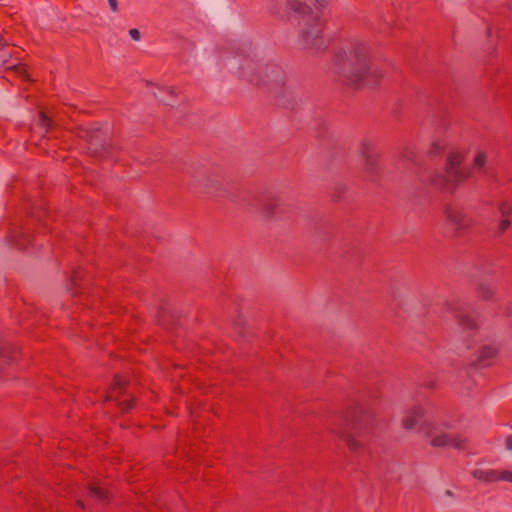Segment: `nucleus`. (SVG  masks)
Listing matches in <instances>:
<instances>
[{"label": "nucleus", "instance_id": "1", "mask_svg": "<svg viewBox=\"0 0 512 512\" xmlns=\"http://www.w3.org/2000/svg\"><path fill=\"white\" fill-rule=\"evenodd\" d=\"M232 69L239 79L268 93L279 106L294 109L303 100L300 92L288 81L285 71L276 63H261L255 55L240 53L234 58Z\"/></svg>", "mask_w": 512, "mask_h": 512}, {"label": "nucleus", "instance_id": "2", "mask_svg": "<svg viewBox=\"0 0 512 512\" xmlns=\"http://www.w3.org/2000/svg\"><path fill=\"white\" fill-rule=\"evenodd\" d=\"M332 70L341 82L356 89L374 87L384 78L383 71L370 63L367 47L360 42L339 51Z\"/></svg>", "mask_w": 512, "mask_h": 512}, {"label": "nucleus", "instance_id": "3", "mask_svg": "<svg viewBox=\"0 0 512 512\" xmlns=\"http://www.w3.org/2000/svg\"><path fill=\"white\" fill-rule=\"evenodd\" d=\"M373 428L372 412L361 410L349 424L347 430H332V432L346 443L350 452L357 453L364 450L372 436Z\"/></svg>", "mask_w": 512, "mask_h": 512}, {"label": "nucleus", "instance_id": "4", "mask_svg": "<svg viewBox=\"0 0 512 512\" xmlns=\"http://www.w3.org/2000/svg\"><path fill=\"white\" fill-rule=\"evenodd\" d=\"M189 187L201 194L213 197H224L236 202V197L230 193L219 176L209 172H197L192 176Z\"/></svg>", "mask_w": 512, "mask_h": 512}, {"label": "nucleus", "instance_id": "5", "mask_svg": "<svg viewBox=\"0 0 512 512\" xmlns=\"http://www.w3.org/2000/svg\"><path fill=\"white\" fill-rule=\"evenodd\" d=\"M256 207L268 221H281L289 218L292 207L279 194L268 192L257 199Z\"/></svg>", "mask_w": 512, "mask_h": 512}, {"label": "nucleus", "instance_id": "6", "mask_svg": "<svg viewBox=\"0 0 512 512\" xmlns=\"http://www.w3.org/2000/svg\"><path fill=\"white\" fill-rule=\"evenodd\" d=\"M299 39L305 48L320 50L327 46L322 35V24L317 17H310L301 24Z\"/></svg>", "mask_w": 512, "mask_h": 512}, {"label": "nucleus", "instance_id": "7", "mask_svg": "<svg viewBox=\"0 0 512 512\" xmlns=\"http://www.w3.org/2000/svg\"><path fill=\"white\" fill-rule=\"evenodd\" d=\"M78 137L88 142V151L93 156L103 157L108 153L107 137L100 128H80Z\"/></svg>", "mask_w": 512, "mask_h": 512}, {"label": "nucleus", "instance_id": "8", "mask_svg": "<svg viewBox=\"0 0 512 512\" xmlns=\"http://www.w3.org/2000/svg\"><path fill=\"white\" fill-rule=\"evenodd\" d=\"M446 222L456 231L468 229L472 224V218L460 207L456 205H446L444 209Z\"/></svg>", "mask_w": 512, "mask_h": 512}, {"label": "nucleus", "instance_id": "9", "mask_svg": "<svg viewBox=\"0 0 512 512\" xmlns=\"http://www.w3.org/2000/svg\"><path fill=\"white\" fill-rule=\"evenodd\" d=\"M445 173L446 175L435 176L432 179V182L450 192H453L460 182L466 180L470 176V172H466L461 168L445 169Z\"/></svg>", "mask_w": 512, "mask_h": 512}, {"label": "nucleus", "instance_id": "10", "mask_svg": "<svg viewBox=\"0 0 512 512\" xmlns=\"http://www.w3.org/2000/svg\"><path fill=\"white\" fill-rule=\"evenodd\" d=\"M428 437L430 439V444L433 447H452L457 450H463L466 448V439L457 434L430 432Z\"/></svg>", "mask_w": 512, "mask_h": 512}, {"label": "nucleus", "instance_id": "11", "mask_svg": "<svg viewBox=\"0 0 512 512\" xmlns=\"http://www.w3.org/2000/svg\"><path fill=\"white\" fill-rule=\"evenodd\" d=\"M424 416L425 411L422 407L409 409L402 419V427L406 430H412L424 420Z\"/></svg>", "mask_w": 512, "mask_h": 512}, {"label": "nucleus", "instance_id": "12", "mask_svg": "<svg viewBox=\"0 0 512 512\" xmlns=\"http://www.w3.org/2000/svg\"><path fill=\"white\" fill-rule=\"evenodd\" d=\"M360 163L362 171L371 181H375L380 176L381 168L378 163V154L368 157L367 159L360 161Z\"/></svg>", "mask_w": 512, "mask_h": 512}, {"label": "nucleus", "instance_id": "13", "mask_svg": "<svg viewBox=\"0 0 512 512\" xmlns=\"http://www.w3.org/2000/svg\"><path fill=\"white\" fill-rule=\"evenodd\" d=\"M471 475L473 476V478L485 484H490L499 481V470L495 469L476 468L471 472Z\"/></svg>", "mask_w": 512, "mask_h": 512}, {"label": "nucleus", "instance_id": "14", "mask_svg": "<svg viewBox=\"0 0 512 512\" xmlns=\"http://www.w3.org/2000/svg\"><path fill=\"white\" fill-rule=\"evenodd\" d=\"M487 154L483 151H478L473 159V167L474 169L480 171L483 175L487 176L488 178L494 179L496 175L491 171L487 166Z\"/></svg>", "mask_w": 512, "mask_h": 512}, {"label": "nucleus", "instance_id": "15", "mask_svg": "<svg viewBox=\"0 0 512 512\" xmlns=\"http://www.w3.org/2000/svg\"><path fill=\"white\" fill-rule=\"evenodd\" d=\"M286 8L288 10L295 12L299 16H302V17L308 16L309 18L313 17L312 16V14H313L312 8L304 2H301L298 0H289L286 2Z\"/></svg>", "mask_w": 512, "mask_h": 512}, {"label": "nucleus", "instance_id": "16", "mask_svg": "<svg viewBox=\"0 0 512 512\" xmlns=\"http://www.w3.org/2000/svg\"><path fill=\"white\" fill-rule=\"evenodd\" d=\"M357 155L360 161L367 159L368 157L377 155L375 151V143L369 139H363L357 147Z\"/></svg>", "mask_w": 512, "mask_h": 512}, {"label": "nucleus", "instance_id": "17", "mask_svg": "<svg viewBox=\"0 0 512 512\" xmlns=\"http://www.w3.org/2000/svg\"><path fill=\"white\" fill-rule=\"evenodd\" d=\"M17 352V347L14 344L0 339V358L11 363L16 359Z\"/></svg>", "mask_w": 512, "mask_h": 512}, {"label": "nucleus", "instance_id": "18", "mask_svg": "<svg viewBox=\"0 0 512 512\" xmlns=\"http://www.w3.org/2000/svg\"><path fill=\"white\" fill-rule=\"evenodd\" d=\"M87 490L91 497L99 501L104 502L109 499V491L101 487L96 481L91 482L87 486Z\"/></svg>", "mask_w": 512, "mask_h": 512}, {"label": "nucleus", "instance_id": "19", "mask_svg": "<svg viewBox=\"0 0 512 512\" xmlns=\"http://www.w3.org/2000/svg\"><path fill=\"white\" fill-rule=\"evenodd\" d=\"M496 355V349L493 347H483L477 356V362L481 366L488 365V361Z\"/></svg>", "mask_w": 512, "mask_h": 512}, {"label": "nucleus", "instance_id": "20", "mask_svg": "<svg viewBox=\"0 0 512 512\" xmlns=\"http://www.w3.org/2000/svg\"><path fill=\"white\" fill-rule=\"evenodd\" d=\"M463 154L460 152H450L447 156L445 169H456L460 168L463 161Z\"/></svg>", "mask_w": 512, "mask_h": 512}, {"label": "nucleus", "instance_id": "21", "mask_svg": "<svg viewBox=\"0 0 512 512\" xmlns=\"http://www.w3.org/2000/svg\"><path fill=\"white\" fill-rule=\"evenodd\" d=\"M497 209L500 214L501 219L508 218L512 215V206L506 202L502 201L497 204Z\"/></svg>", "mask_w": 512, "mask_h": 512}, {"label": "nucleus", "instance_id": "22", "mask_svg": "<svg viewBox=\"0 0 512 512\" xmlns=\"http://www.w3.org/2000/svg\"><path fill=\"white\" fill-rule=\"evenodd\" d=\"M477 293L484 300H489L493 297V290L488 284L485 283L479 284L477 288Z\"/></svg>", "mask_w": 512, "mask_h": 512}, {"label": "nucleus", "instance_id": "23", "mask_svg": "<svg viewBox=\"0 0 512 512\" xmlns=\"http://www.w3.org/2000/svg\"><path fill=\"white\" fill-rule=\"evenodd\" d=\"M444 150V143L440 141H433L430 144L427 154L431 157L439 155Z\"/></svg>", "mask_w": 512, "mask_h": 512}, {"label": "nucleus", "instance_id": "24", "mask_svg": "<svg viewBox=\"0 0 512 512\" xmlns=\"http://www.w3.org/2000/svg\"><path fill=\"white\" fill-rule=\"evenodd\" d=\"M459 324L463 329H467V330H471L476 327L474 320L466 315L459 316Z\"/></svg>", "mask_w": 512, "mask_h": 512}, {"label": "nucleus", "instance_id": "25", "mask_svg": "<svg viewBox=\"0 0 512 512\" xmlns=\"http://www.w3.org/2000/svg\"><path fill=\"white\" fill-rule=\"evenodd\" d=\"M8 69L14 71L19 77H21L25 80H30L29 75L26 71V68L23 64L13 65V66L9 67Z\"/></svg>", "mask_w": 512, "mask_h": 512}, {"label": "nucleus", "instance_id": "26", "mask_svg": "<svg viewBox=\"0 0 512 512\" xmlns=\"http://www.w3.org/2000/svg\"><path fill=\"white\" fill-rule=\"evenodd\" d=\"M393 300L396 302V304L400 308H403V309H405L408 304L407 297L400 291H395L393 293Z\"/></svg>", "mask_w": 512, "mask_h": 512}, {"label": "nucleus", "instance_id": "27", "mask_svg": "<svg viewBox=\"0 0 512 512\" xmlns=\"http://www.w3.org/2000/svg\"><path fill=\"white\" fill-rule=\"evenodd\" d=\"M510 225L511 221L508 218L500 219L497 225L496 234L502 235L510 227Z\"/></svg>", "mask_w": 512, "mask_h": 512}, {"label": "nucleus", "instance_id": "28", "mask_svg": "<svg viewBox=\"0 0 512 512\" xmlns=\"http://www.w3.org/2000/svg\"><path fill=\"white\" fill-rule=\"evenodd\" d=\"M123 386H124V382H123L122 378L115 377L113 389H112L111 395L109 396V399H114L113 393L116 392L117 390L119 391V393H121L123 390Z\"/></svg>", "mask_w": 512, "mask_h": 512}, {"label": "nucleus", "instance_id": "29", "mask_svg": "<svg viewBox=\"0 0 512 512\" xmlns=\"http://www.w3.org/2000/svg\"><path fill=\"white\" fill-rule=\"evenodd\" d=\"M402 158L408 161H414L415 153L412 149L406 148L402 152Z\"/></svg>", "mask_w": 512, "mask_h": 512}, {"label": "nucleus", "instance_id": "30", "mask_svg": "<svg viewBox=\"0 0 512 512\" xmlns=\"http://www.w3.org/2000/svg\"><path fill=\"white\" fill-rule=\"evenodd\" d=\"M499 480H504V481H508V482L512 483V471H509V470L500 471L499 470Z\"/></svg>", "mask_w": 512, "mask_h": 512}, {"label": "nucleus", "instance_id": "31", "mask_svg": "<svg viewBox=\"0 0 512 512\" xmlns=\"http://www.w3.org/2000/svg\"><path fill=\"white\" fill-rule=\"evenodd\" d=\"M331 0H314V5L318 10L326 8Z\"/></svg>", "mask_w": 512, "mask_h": 512}, {"label": "nucleus", "instance_id": "32", "mask_svg": "<svg viewBox=\"0 0 512 512\" xmlns=\"http://www.w3.org/2000/svg\"><path fill=\"white\" fill-rule=\"evenodd\" d=\"M129 35L134 41L140 40L141 34L140 31L136 28H132L129 30Z\"/></svg>", "mask_w": 512, "mask_h": 512}, {"label": "nucleus", "instance_id": "33", "mask_svg": "<svg viewBox=\"0 0 512 512\" xmlns=\"http://www.w3.org/2000/svg\"><path fill=\"white\" fill-rule=\"evenodd\" d=\"M40 123L43 127L50 126V119L43 112H40Z\"/></svg>", "mask_w": 512, "mask_h": 512}, {"label": "nucleus", "instance_id": "34", "mask_svg": "<svg viewBox=\"0 0 512 512\" xmlns=\"http://www.w3.org/2000/svg\"><path fill=\"white\" fill-rule=\"evenodd\" d=\"M109 8L113 13L118 12V2L117 0H108Z\"/></svg>", "mask_w": 512, "mask_h": 512}, {"label": "nucleus", "instance_id": "35", "mask_svg": "<svg viewBox=\"0 0 512 512\" xmlns=\"http://www.w3.org/2000/svg\"><path fill=\"white\" fill-rule=\"evenodd\" d=\"M119 407L121 408V410H122L123 412H126V411H128V410L132 407V405H131V401H123V402H120V403H119Z\"/></svg>", "mask_w": 512, "mask_h": 512}, {"label": "nucleus", "instance_id": "36", "mask_svg": "<svg viewBox=\"0 0 512 512\" xmlns=\"http://www.w3.org/2000/svg\"><path fill=\"white\" fill-rule=\"evenodd\" d=\"M10 56H11L10 54L2 52V50H0V60L2 63L7 62L8 59L10 58Z\"/></svg>", "mask_w": 512, "mask_h": 512}, {"label": "nucleus", "instance_id": "37", "mask_svg": "<svg viewBox=\"0 0 512 512\" xmlns=\"http://www.w3.org/2000/svg\"><path fill=\"white\" fill-rule=\"evenodd\" d=\"M505 446L507 450H512V435L505 439Z\"/></svg>", "mask_w": 512, "mask_h": 512}, {"label": "nucleus", "instance_id": "38", "mask_svg": "<svg viewBox=\"0 0 512 512\" xmlns=\"http://www.w3.org/2000/svg\"><path fill=\"white\" fill-rule=\"evenodd\" d=\"M162 91L168 93L169 95H173V96L176 95V91H175L174 87H166V88L162 89L160 92H162Z\"/></svg>", "mask_w": 512, "mask_h": 512}, {"label": "nucleus", "instance_id": "39", "mask_svg": "<svg viewBox=\"0 0 512 512\" xmlns=\"http://www.w3.org/2000/svg\"><path fill=\"white\" fill-rule=\"evenodd\" d=\"M8 43L3 39L2 36H0V50L3 49L4 46H6Z\"/></svg>", "mask_w": 512, "mask_h": 512}, {"label": "nucleus", "instance_id": "40", "mask_svg": "<svg viewBox=\"0 0 512 512\" xmlns=\"http://www.w3.org/2000/svg\"><path fill=\"white\" fill-rule=\"evenodd\" d=\"M278 4V0L275 1V4H273L270 8V10L273 12V13H277L278 11L276 10V5Z\"/></svg>", "mask_w": 512, "mask_h": 512}, {"label": "nucleus", "instance_id": "41", "mask_svg": "<svg viewBox=\"0 0 512 512\" xmlns=\"http://www.w3.org/2000/svg\"><path fill=\"white\" fill-rule=\"evenodd\" d=\"M235 324H236V326H241L244 324V320L239 317V319L236 320Z\"/></svg>", "mask_w": 512, "mask_h": 512}, {"label": "nucleus", "instance_id": "42", "mask_svg": "<svg viewBox=\"0 0 512 512\" xmlns=\"http://www.w3.org/2000/svg\"><path fill=\"white\" fill-rule=\"evenodd\" d=\"M153 94H154V96H155L156 98H158V99H160V100H162V101H164V100H165V99H164V97L161 95V93L154 92Z\"/></svg>", "mask_w": 512, "mask_h": 512}, {"label": "nucleus", "instance_id": "43", "mask_svg": "<svg viewBox=\"0 0 512 512\" xmlns=\"http://www.w3.org/2000/svg\"><path fill=\"white\" fill-rule=\"evenodd\" d=\"M77 505H78L80 508H82V509H84V508H85V505H84V503H83L81 500H78V501H77Z\"/></svg>", "mask_w": 512, "mask_h": 512}, {"label": "nucleus", "instance_id": "44", "mask_svg": "<svg viewBox=\"0 0 512 512\" xmlns=\"http://www.w3.org/2000/svg\"><path fill=\"white\" fill-rule=\"evenodd\" d=\"M17 245H18L19 247H22V246H23V244H22V242H21V241H18V242H17Z\"/></svg>", "mask_w": 512, "mask_h": 512}]
</instances>
